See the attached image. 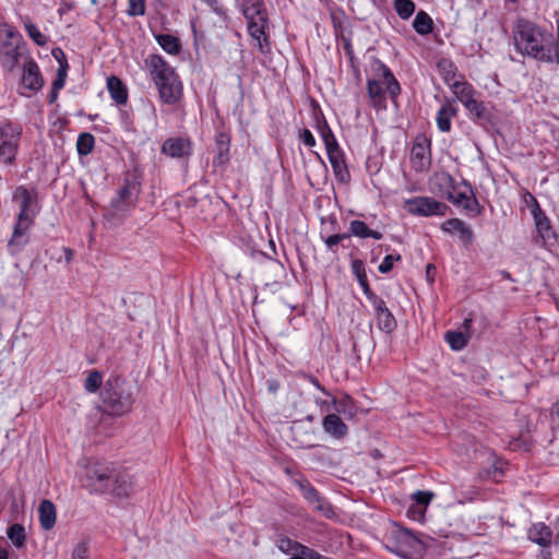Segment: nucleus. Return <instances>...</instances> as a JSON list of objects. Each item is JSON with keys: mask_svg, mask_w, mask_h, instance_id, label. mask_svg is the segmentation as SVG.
Segmentation results:
<instances>
[{"mask_svg": "<svg viewBox=\"0 0 559 559\" xmlns=\"http://www.w3.org/2000/svg\"><path fill=\"white\" fill-rule=\"evenodd\" d=\"M84 486L91 493L129 498L134 492L135 480L133 475L116 462L95 461L85 468Z\"/></svg>", "mask_w": 559, "mask_h": 559, "instance_id": "nucleus-1", "label": "nucleus"}, {"mask_svg": "<svg viewBox=\"0 0 559 559\" xmlns=\"http://www.w3.org/2000/svg\"><path fill=\"white\" fill-rule=\"evenodd\" d=\"M514 45L522 55L545 63L559 64V28L557 39L535 23L520 19L513 29Z\"/></svg>", "mask_w": 559, "mask_h": 559, "instance_id": "nucleus-2", "label": "nucleus"}, {"mask_svg": "<svg viewBox=\"0 0 559 559\" xmlns=\"http://www.w3.org/2000/svg\"><path fill=\"white\" fill-rule=\"evenodd\" d=\"M145 67L158 91L159 100L166 105H176L183 96V86L174 68L159 55H150Z\"/></svg>", "mask_w": 559, "mask_h": 559, "instance_id": "nucleus-3", "label": "nucleus"}, {"mask_svg": "<svg viewBox=\"0 0 559 559\" xmlns=\"http://www.w3.org/2000/svg\"><path fill=\"white\" fill-rule=\"evenodd\" d=\"M371 70L374 78L367 81V94L370 105L377 110L385 109V93H388L391 100L395 103L401 94V85L390 68L382 61L373 59Z\"/></svg>", "mask_w": 559, "mask_h": 559, "instance_id": "nucleus-4", "label": "nucleus"}, {"mask_svg": "<svg viewBox=\"0 0 559 559\" xmlns=\"http://www.w3.org/2000/svg\"><path fill=\"white\" fill-rule=\"evenodd\" d=\"M240 10L247 20V29L254 46L263 55L271 52L267 10L263 0H240Z\"/></svg>", "mask_w": 559, "mask_h": 559, "instance_id": "nucleus-5", "label": "nucleus"}, {"mask_svg": "<svg viewBox=\"0 0 559 559\" xmlns=\"http://www.w3.org/2000/svg\"><path fill=\"white\" fill-rule=\"evenodd\" d=\"M436 181L440 187L441 197H444L455 206L462 207L472 217L480 214L481 206L472 186L466 180L456 182L450 174L443 173L436 176Z\"/></svg>", "mask_w": 559, "mask_h": 559, "instance_id": "nucleus-6", "label": "nucleus"}, {"mask_svg": "<svg viewBox=\"0 0 559 559\" xmlns=\"http://www.w3.org/2000/svg\"><path fill=\"white\" fill-rule=\"evenodd\" d=\"M0 35L4 38L0 43V62L2 68L12 73L16 67L24 62L26 56H32L22 35L10 24L0 25Z\"/></svg>", "mask_w": 559, "mask_h": 559, "instance_id": "nucleus-7", "label": "nucleus"}, {"mask_svg": "<svg viewBox=\"0 0 559 559\" xmlns=\"http://www.w3.org/2000/svg\"><path fill=\"white\" fill-rule=\"evenodd\" d=\"M91 393H98L97 408L104 413L122 416L132 405V395L124 386H85Z\"/></svg>", "mask_w": 559, "mask_h": 559, "instance_id": "nucleus-8", "label": "nucleus"}, {"mask_svg": "<svg viewBox=\"0 0 559 559\" xmlns=\"http://www.w3.org/2000/svg\"><path fill=\"white\" fill-rule=\"evenodd\" d=\"M450 90L454 95V100H459L468 111L475 121H485L489 119V112L484 102L477 98V91L463 76L460 81H453Z\"/></svg>", "mask_w": 559, "mask_h": 559, "instance_id": "nucleus-9", "label": "nucleus"}, {"mask_svg": "<svg viewBox=\"0 0 559 559\" xmlns=\"http://www.w3.org/2000/svg\"><path fill=\"white\" fill-rule=\"evenodd\" d=\"M22 134L20 122L8 118L0 120V163L8 166L15 164Z\"/></svg>", "mask_w": 559, "mask_h": 559, "instance_id": "nucleus-10", "label": "nucleus"}, {"mask_svg": "<svg viewBox=\"0 0 559 559\" xmlns=\"http://www.w3.org/2000/svg\"><path fill=\"white\" fill-rule=\"evenodd\" d=\"M139 192L138 183L127 179L111 199L104 217L109 221L123 218L135 206Z\"/></svg>", "mask_w": 559, "mask_h": 559, "instance_id": "nucleus-11", "label": "nucleus"}, {"mask_svg": "<svg viewBox=\"0 0 559 559\" xmlns=\"http://www.w3.org/2000/svg\"><path fill=\"white\" fill-rule=\"evenodd\" d=\"M44 84L45 79L38 63L32 56H26L24 62L21 63L19 95L31 97L38 93Z\"/></svg>", "mask_w": 559, "mask_h": 559, "instance_id": "nucleus-12", "label": "nucleus"}, {"mask_svg": "<svg viewBox=\"0 0 559 559\" xmlns=\"http://www.w3.org/2000/svg\"><path fill=\"white\" fill-rule=\"evenodd\" d=\"M404 210L411 215L431 217H442L448 214L450 207L432 197H414L406 199L403 204Z\"/></svg>", "mask_w": 559, "mask_h": 559, "instance_id": "nucleus-13", "label": "nucleus"}, {"mask_svg": "<svg viewBox=\"0 0 559 559\" xmlns=\"http://www.w3.org/2000/svg\"><path fill=\"white\" fill-rule=\"evenodd\" d=\"M12 201L19 205L16 219L35 223V217L39 212L38 192L35 188L16 187L12 194Z\"/></svg>", "mask_w": 559, "mask_h": 559, "instance_id": "nucleus-14", "label": "nucleus"}, {"mask_svg": "<svg viewBox=\"0 0 559 559\" xmlns=\"http://www.w3.org/2000/svg\"><path fill=\"white\" fill-rule=\"evenodd\" d=\"M118 416L119 415L104 413L97 408V412L88 418L87 429L90 435L96 441H103L112 437L119 428L115 418Z\"/></svg>", "mask_w": 559, "mask_h": 559, "instance_id": "nucleus-15", "label": "nucleus"}, {"mask_svg": "<svg viewBox=\"0 0 559 559\" xmlns=\"http://www.w3.org/2000/svg\"><path fill=\"white\" fill-rule=\"evenodd\" d=\"M412 167L425 171L431 165V140L424 133L416 135L411 151Z\"/></svg>", "mask_w": 559, "mask_h": 559, "instance_id": "nucleus-16", "label": "nucleus"}, {"mask_svg": "<svg viewBox=\"0 0 559 559\" xmlns=\"http://www.w3.org/2000/svg\"><path fill=\"white\" fill-rule=\"evenodd\" d=\"M34 222L27 221H19L15 219L13 225V230L10 239L7 243V250L12 255L15 257L22 252V250L31 241V229L34 226Z\"/></svg>", "mask_w": 559, "mask_h": 559, "instance_id": "nucleus-17", "label": "nucleus"}, {"mask_svg": "<svg viewBox=\"0 0 559 559\" xmlns=\"http://www.w3.org/2000/svg\"><path fill=\"white\" fill-rule=\"evenodd\" d=\"M366 298L373 307L377 326L385 333L393 332L397 324L393 313L388 308L386 302L376 293H372Z\"/></svg>", "mask_w": 559, "mask_h": 559, "instance_id": "nucleus-18", "label": "nucleus"}, {"mask_svg": "<svg viewBox=\"0 0 559 559\" xmlns=\"http://www.w3.org/2000/svg\"><path fill=\"white\" fill-rule=\"evenodd\" d=\"M160 152L170 158H189L193 152V144L187 135L170 136L163 142Z\"/></svg>", "mask_w": 559, "mask_h": 559, "instance_id": "nucleus-19", "label": "nucleus"}, {"mask_svg": "<svg viewBox=\"0 0 559 559\" xmlns=\"http://www.w3.org/2000/svg\"><path fill=\"white\" fill-rule=\"evenodd\" d=\"M535 230H536V241L544 248H549L554 246L557 241V234L554 230L551 222L549 217L546 215L545 211H542L535 215H533Z\"/></svg>", "mask_w": 559, "mask_h": 559, "instance_id": "nucleus-20", "label": "nucleus"}, {"mask_svg": "<svg viewBox=\"0 0 559 559\" xmlns=\"http://www.w3.org/2000/svg\"><path fill=\"white\" fill-rule=\"evenodd\" d=\"M326 155L337 181L342 183L349 182L350 173L346 164L344 151L341 147H334V150L326 152Z\"/></svg>", "mask_w": 559, "mask_h": 559, "instance_id": "nucleus-21", "label": "nucleus"}, {"mask_svg": "<svg viewBox=\"0 0 559 559\" xmlns=\"http://www.w3.org/2000/svg\"><path fill=\"white\" fill-rule=\"evenodd\" d=\"M441 229L448 234H457L464 246H469L474 240L472 228L460 218H449L441 224Z\"/></svg>", "mask_w": 559, "mask_h": 559, "instance_id": "nucleus-22", "label": "nucleus"}, {"mask_svg": "<svg viewBox=\"0 0 559 559\" xmlns=\"http://www.w3.org/2000/svg\"><path fill=\"white\" fill-rule=\"evenodd\" d=\"M459 114L454 99H445L437 112L436 122L441 132L448 133L452 128V119Z\"/></svg>", "mask_w": 559, "mask_h": 559, "instance_id": "nucleus-23", "label": "nucleus"}, {"mask_svg": "<svg viewBox=\"0 0 559 559\" xmlns=\"http://www.w3.org/2000/svg\"><path fill=\"white\" fill-rule=\"evenodd\" d=\"M552 537V530L543 522L533 523L527 531V538L543 548L551 545Z\"/></svg>", "mask_w": 559, "mask_h": 559, "instance_id": "nucleus-24", "label": "nucleus"}, {"mask_svg": "<svg viewBox=\"0 0 559 559\" xmlns=\"http://www.w3.org/2000/svg\"><path fill=\"white\" fill-rule=\"evenodd\" d=\"M322 428L325 433L334 439H343L348 433L347 425L336 414H328L322 420Z\"/></svg>", "mask_w": 559, "mask_h": 559, "instance_id": "nucleus-25", "label": "nucleus"}, {"mask_svg": "<svg viewBox=\"0 0 559 559\" xmlns=\"http://www.w3.org/2000/svg\"><path fill=\"white\" fill-rule=\"evenodd\" d=\"M216 155L214 165L225 167L229 162L230 135L226 132H219L215 136Z\"/></svg>", "mask_w": 559, "mask_h": 559, "instance_id": "nucleus-26", "label": "nucleus"}, {"mask_svg": "<svg viewBox=\"0 0 559 559\" xmlns=\"http://www.w3.org/2000/svg\"><path fill=\"white\" fill-rule=\"evenodd\" d=\"M38 519L43 530L50 531L53 528L57 520V511L50 500L45 499L39 503Z\"/></svg>", "mask_w": 559, "mask_h": 559, "instance_id": "nucleus-27", "label": "nucleus"}, {"mask_svg": "<svg viewBox=\"0 0 559 559\" xmlns=\"http://www.w3.org/2000/svg\"><path fill=\"white\" fill-rule=\"evenodd\" d=\"M107 88L110 97L118 104L123 105L128 100V88L124 83L116 75L107 79Z\"/></svg>", "mask_w": 559, "mask_h": 559, "instance_id": "nucleus-28", "label": "nucleus"}, {"mask_svg": "<svg viewBox=\"0 0 559 559\" xmlns=\"http://www.w3.org/2000/svg\"><path fill=\"white\" fill-rule=\"evenodd\" d=\"M347 234L358 238H373L376 240H380L383 237L382 233L369 228L365 222L358 219L350 222Z\"/></svg>", "mask_w": 559, "mask_h": 559, "instance_id": "nucleus-29", "label": "nucleus"}, {"mask_svg": "<svg viewBox=\"0 0 559 559\" xmlns=\"http://www.w3.org/2000/svg\"><path fill=\"white\" fill-rule=\"evenodd\" d=\"M436 67L443 82L450 86L457 75V68L454 62L448 58H440Z\"/></svg>", "mask_w": 559, "mask_h": 559, "instance_id": "nucleus-30", "label": "nucleus"}, {"mask_svg": "<svg viewBox=\"0 0 559 559\" xmlns=\"http://www.w3.org/2000/svg\"><path fill=\"white\" fill-rule=\"evenodd\" d=\"M435 493L432 491H425V490H417L413 493L412 498L416 502V506H412L407 513L408 516H411L412 513H414L417 509V507H420V510L418 511V514L420 516L424 515L426 508L433 499Z\"/></svg>", "mask_w": 559, "mask_h": 559, "instance_id": "nucleus-31", "label": "nucleus"}, {"mask_svg": "<svg viewBox=\"0 0 559 559\" xmlns=\"http://www.w3.org/2000/svg\"><path fill=\"white\" fill-rule=\"evenodd\" d=\"M158 45L169 55H178L181 44L178 37L170 34H159L155 37Z\"/></svg>", "mask_w": 559, "mask_h": 559, "instance_id": "nucleus-32", "label": "nucleus"}, {"mask_svg": "<svg viewBox=\"0 0 559 559\" xmlns=\"http://www.w3.org/2000/svg\"><path fill=\"white\" fill-rule=\"evenodd\" d=\"M23 25L25 28V32L27 33L28 37L40 47H44L48 43V37L44 35L37 25H35L32 20L28 16H25L22 19Z\"/></svg>", "mask_w": 559, "mask_h": 559, "instance_id": "nucleus-33", "label": "nucleus"}, {"mask_svg": "<svg viewBox=\"0 0 559 559\" xmlns=\"http://www.w3.org/2000/svg\"><path fill=\"white\" fill-rule=\"evenodd\" d=\"M352 269L364 292V295L367 297L374 293L369 286L364 262L361 260H354L352 263Z\"/></svg>", "mask_w": 559, "mask_h": 559, "instance_id": "nucleus-34", "label": "nucleus"}, {"mask_svg": "<svg viewBox=\"0 0 559 559\" xmlns=\"http://www.w3.org/2000/svg\"><path fill=\"white\" fill-rule=\"evenodd\" d=\"M432 19L425 11H419L413 22L414 29L420 35H427L432 32Z\"/></svg>", "mask_w": 559, "mask_h": 559, "instance_id": "nucleus-35", "label": "nucleus"}, {"mask_svg": "<svg viewBox=\"0 0 559 559\" xmlns=\"http://www.w3.org/2000/svg\"><path fill=\"white\" fill-rule=\"evenodd\" d=\"M8 538L16 548H22L25 545L26 533L25 527L20 523L10 525L7 530Z\"/></svg>", "mask_w": 559, "mask_h": 559, "instance_id": "nucleus-36", "label": "nucleus"}, {"mask_svg": "<svg viewBox=\"0 0 559 559\" xmlns=\"http://www.w3.org/2000/svg\"><path fill=\"white\" fill-rule=\"evenodd\" d=\"M95 146V138L90 132H82L76 140V151L80 156L91 154Z\"/></svg>", "mask_w": 559, "mask_h": 559, "instance_id": "nucleus-37", "label": "nucleus"}, {"mask_svg": "<svg viewBox=\"0 0 559 559\" xmlns=\"http://www.w3.org/2000/svg\"><path fill=\"white\" fill-rule=\"evenodd\" d=\"M296 485L309 504L314 503V501L318 500V498L321 496L314 486H312L306 478L297 480Z\"/></svg>", "mask_w": 559, "mask_h": 559, "instance_id": "nucleus-38", "label": "nucleus"}, {"mask_svg": "<svg viewBox=\"0 0 559 559\" xmlns=\"http://www.w3.org/2000/svg\"><path fill=\"white\" fill-rule=\"evenodd\" d=\"M445 341L453 350H461L467 345V338L462 332L448 331Z\"/></svg>", "mask_w": 559, "mask_h": 559, "instance_id": "nucleus-39", "label": "nucleus"}, {"mask_svg": "<svg viewBox=\"0 0 559 559\" xmlns=\"http://www.w3.org/2000/svg\"><path fill=\"white\" fill-rule=\"evenodd\" d=\"M394 8L402 20H407L414 14L415 3L412 0H395Z\"/></svg>", "mask_w": 559, "mask_h": 559, "instance_id": "nucleus-40", "label": "nucleus"}, {"mask_svg": "<svg viewBox=\"0 0 559 559\" xmlns=\"http://www.w3.org/2000/svg\"><path fill=\"white\" fill-rule=\"evenodd\" d=\"M277 548L284 554H295L301 551L302 544L290 539L289 537H280L276 542Z\"/></svg>", "mask_w": 559, "mask_h": 559, "instance_id": "nucleus-41", "label": "nucleus"}, {"mask_svg": "<svg viewBox=\"0 0 559 559\" xmlns=\"http://www.w3.org/2000/svg\"><path fill=\"white\" fill-rule=\"evenodd\" d=\"M146 5L145 0H128V9L126 13L129 16H142L145 14Z\"/></svg>", "mask_w": 559, "mask_h": 559, "instance_id": "nucleus-42", "label": "nucleus"}, {"mask_svg": "<svg viewBox=\"0 0 559 559\" xmlns=\"http://www.w3.org/2000/svg\"><path fill=\"white\" fill-rule=\"evenodd\" d=\"M350 237V234H333L329 235L326 237L323 236V233H321V238L323 239L326 248L330 251L335 252V247H337L344 239H347Z\"/></svg>", "mask_w": 559, "mask_h": 559, "instance_id": "nucleus-43", "label": "nucleus"}, {"mask_svg": "<svg viewBox=\"0 0 559 559\" xmlns=\"http://www.w3.org/2000/svg\"><path fill=\"white\" fill-rule=\"evenodd\" d=\"M316 511L320 512L325 518L330 519L334 515V510L332 504L324 499L323 497H319L318 500L314 501V503H311Z\"/></svg>", "mask_w": 559, "mask_h": 559, "instance_id": "nucleus-44", "label": "nucleus"}, {"mask_svg": "<svg viewBox=\"0 0 559 559\" xmlns=\"http://www.w3.org/2000/svg\"><path fill=\"white\" fill-rule=\"evenodd\" d=\"M313 117H314V121H316L314 129L317 130L319 135H322L323 133L331 130V128L321 110L314 111Z\"/></svg>", "mask_w": 559, "mask_h": 559, "instance_id": "nucleus-45", "label": "nucleus"}, {"mask_svg": "<svg viewBox=\"0 0 559 559\" xmlns=\"http://www.w3.org/2000/svg\"><path fill=\"white\" fill-rule=\"evenodd\" d=\"M400 260H401L400 254H397V255L386 254L378 267L379 272L382 274L389 273L393 269L394 262L400 261Z\"/></svg>", "mask_w": 559, "mask_h": 559, "instance_id": "nucleus-46", "label": "nucleus"}, {"mask_svg": "<svg viewBox=\"0 0 559 559\" xmlns=\"http://www.w3.org/2000/svg\"><path fill=\"white\" fill-rule=\"evenodd\" d=\"M523 200H524L525 204L527 205V207L531 210L532 216L544 211L540 207L537 199L528 191L525 192Z\"/></svg>", "mask_w": 559, "mask_h": 559, "instance_id": "nucleus-47", "label": "nucleus"}, {"mask_svg": "<svg viewBox=\"0 0 559 559\" xmlns=\"http://www.w3.org/2000/svg\"><path fill=\"white\" fill-rule=\"evenodd\" d=\"M320 138L324 143L326 152L334 150V147H341L332 130H329L328 132L323 133L322 135H320Z\"/></svg>", "mask_w": 559, "mask_h": 559, "instance_id": "nucleus-48", "label": "nucleus"}, {"mask_svg": "<svg viewBox=\"0 0 559 559\" xmlns=\"http://www.w3.org/2000/svg\"><path fill=\"white\" fill-rule=\"evenodd\" d=\"M68 69L69 68H64V66H62V68H58L56 78L51 84L52 86H55V90L63 88L66 84Z\"/></svg>", "mask_w": 559, "mask_h": 559, "instance_id": "nucleus-49", "label": "nucleus"}, {"mask_svg": "<svg viewBox=\"0 0 559 559\" xmlns=\"http://www.w3.org/2000/svg\"><path fill=\"white\" fill-rule=\"evenodd\" d=\"M397 537L409 546H414V544L419 543V539L413 534V532L406 528L399 531Z\"/></svg>", "mask_w": 559, "mask_h": 559, "instance_id": "nucleus-50", "label": "nucleus"}, {"mask_svg": "<svg viewBox=\"0 0 559 559\" xmlns=\"http://www.w3.org/2000/svg\"><path fill=\"white\" fill-rule=\"evenodd\" d=\"M87 552H88V547H87L86 543H84V542L79 543L73 549L72 559H86Z\"/></svg>", "mask_w": 559, "mask_h": 559, "instance_id": "nucleus-51", "label": "nucleus"}, {"mask_svg": "<svg viewBox=\"0 0 559 559\" xmlns=\"http://www.w3.org/2000/svg\"><path fill=\"white\" fill-rule=\"evenodd\" d=\"M299 139L308 147H313L316 145V143H317L313 134L311 133V131L309 129H304L299 133Z\"/></svg>", "mask_w": 559, "mask_h": 559, "instance_id": "nucleus-52", "label": "nucleus"}, {"mask_svg": "<svg viewBox=\"0 0 559 559\" xmlns=\"http://www.w3.org/2000/svg\"><path fill=\"white\" fill-rule=\"evenodd\" d=\"M51 55L57 60L59 68H62V66H64V68H69L66 53L61 48H53Z\"/></svg>", "mask_w": 559, "mask_h": 559, "instance_id": "nucleus-53", "label": "nucleus"}, {"mask_svg": "<svg viewBox=\"0 0 559 559\" xmlns=\"http://www.w3.org/2000/svg\"><path fill=\"white\" fill-rule=\"evenodd\" d=\"M102 381H103L102 372H99L97 370H92L88 373L87 378L85 379L84 384H102Z\"/></svg>", "mask_w": 559, "mask_h": 559, "instance_id": "nucleus-54", "label": "nucleus"}, {"mask_svg": "<svg viewBox=\"0 0 559 559\" xmlns=\"http://www.w3.org/2000/svg\"><path fill=\"white\" fill-rule=\"evenodd\" d=\"M344 50H345L346 56L349 59L350 67H354V64L356 63V57H355L354 49H353V46L349 40H345Z\"/></svg>", "mask_w": 559, "mask_h": 559, "instance_id": "nucleus-55", "label": "nucleus"}, {"mask_svg": "<svg viewBox=\"0 0 559 559\" xmlns=\"http://www.w3.org/2000/svg\"><path fill=\"white\" fill-rule=\"evenodd\" d=\"M301 554L304 556H306L307 559H321L322 558V556L318 551H316L312 548H309L305 545H304V547H301Z\"/></svg>", "mask_w": 559, "mask_h": 559, "instance_id": "nucleus-56", "label": "nucleus"}, {"mask_svg": "<svg viewBox=\"0 0 559 559\" xmlns=\"http://www.w3.org/2000/svg\"><path fill=\"white\" fill-rule=\"evenodd\" d=\"M349 403H352V401L348 396H346L344 400L335 402V408L337 412H346V406Z\"/></svg>", "mask_w": 559, "mask_h": 559, "instance_id": "nucleus-57", "label": "nucleus"}, {"mask_svg": "<svg viewBox=\"0 0 559 559\" xmlns=\"http://www.w3.org/2000/svg\"><path fill=\"white\" fill-rule=\"evenodd\" d=\"M5 540L3 537H0V559H8L9 558V550L4 546Z\"/></svg>", "mask_w": 559, "mask_h": 559, "instance_id": "nucleus-58", "label": "nucleus"}, {"mask_svg": "<svg viewBox=\"0 0 559 559\" xmlns=\"http://www.w3.org/2000/svg\"><path fill=\"white\" fill-rule=\"evenodd\" d=\"M59 91L60 90H55V86L51 85V90H50L49 95H48V102L50 104H53L57 100L58 95H59Z\"/></svg>", "mask_w": 559, "mask_h": 559, "instance_id": "nucleus-59", "label": "nucleus"}, {"mask_svg": "<svg viewBox=\"0 0 559 559\" xmlns=\"http://www.w3.org/2000/svg\"><path fill=\"white\" fill-rule=\"evenodd\" d=\"M64 259L67 262H70L73 259V251L72 249L64 247L63 248Z\"/></svg>", "mask_w": 559, "mask_h": 559, "instance_id": "nucleus-60", "label": "nucleus"}, {"mask_svg": "<svg viewBox=\"0 0 559 559\" xmlns=\"http://www.w3.org/2000/svg\"><path fill=\"white\" fill-rule=\"evenodd\" d=\"M352 69H353V72H354V75H355L356 80L358 82H360L361 81V73H360L359 68L356 66V63L354 64V67H352Z\"/></svg>", "mask_w": 559, "mask_h": 559, "instance_id": "nucleus-61", "label": "nucleus"}, {"mask_svg": "<svg viewBox=\"0 0 559 559\" xmlns=\"http://www.w3.org/2000/svg\"><path fill=\"white\" fill-rule=\"evenodd\" d=\"M555 530H556V534L554 537V544L559 545V521L556 522Z\"/></svg>", "mask_w": 559, "mask_h": 559, "instance_id": "nucleus-62", "label": "nucleus"}, {"mask_svg": "<svg viewBox=\"0 0 559 559\" xmlns=\"http://www.w3.org/2000/svg\"><path fill=\"white\" fill-rule=\"evenodd\" d=\"M551 415L559 418V399L558 402L552 406Z\"/></svg>", "mask_w": 559, "mask_h": 559, "instance_id": "nucleus-63", "label": "nucleus"}, {"mask_svg": "<svg viewBox=\"0 0 559 559\" xmlns=\"http://www.w3.org/2000/svg\"><path fill=\"white\" fill-rule=\"evenodd\" d=\"M289 559H307V557L304 556L301 551H296L295 554L292 555Z\"/></svg>", "mask_w": 559, "mask_h": 559, "instance_id": "nucleus-64", "label": "nucleus"}]
</instances>
